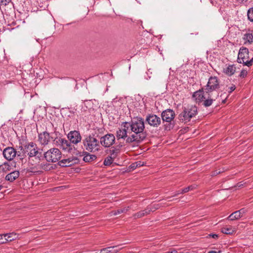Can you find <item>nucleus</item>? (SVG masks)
I'll return each mask as SVG.
<instances>
[{
	"label": "nucleus",
	"mask_w": 253,
	"mask_h": 253,
	"mask_svg": "<svg viewBox=\"0 0 253 253\" xmlns=\"http://www.w3.org/2000/svg\"><path fill=\"white\" fill-rule=\"evenodd\" d=\"M241 217L240 214L238 211H236L231 213L228 217V219L230 220H234L238 219Z\"/></svg>",
	"instance_id": "a878e982"
},
{
	"label": "nucleus",
	"mask_w": 253,
	"mask_h": 253,
	"mask_svg": "<svg viewBox=\"0 0 253 253\" xmlns=\"http://www.w3.org/2000/svg\"><path fill=\"white\" fill-rule=\"evenodd\" d=\"M3 237L4 234H0V245L6 243V238L4 237V238H3Z\"/></svg>",
	"instance_id": "c9c22d12"
},
{
	"label": "nucleus",
	"mask_w": 253,
	"mask_h": 253,
	"mask_svg": "<svg viewBox=\"0 0 253 253\" xmlns=\"http://www.w3.org/2000/svg\"><path fill=\"white\" fill-rule=\"evenodd\" d=\"M2 187V186L0 185V190L1 189Z\"/></svg>",
	"instance_id": "49530a36"
},
{
	"label": "nucleus",
	"mask_w": 253,
	"mask_h": 253,
	"mask_svg": "<svg viewBox=\"0 0 253 253\" xmlns=\"http://www.w3.org/2000/svg\"><path fill=\"white\" fill-rule=\"evenodd\" d=\"M53 141L56 146L59 147L65 152L71 153L75 150V148L71 144L72 142L65 138L56 137L54 139Z\"/></svg>",
	"instance_id": "6e6552de"
},
{
	"label": "nucleus",
	"mask_w": 253,
	"mask_h": 253,
	"mask_svg": "<svg viewBox=\"0 0 253 253\" xmlns=\"http://www.w3.org/2000/svg\"><path fill=\"white\" fill-rule=\"evenodd\" d=\"M221 232L226 234H232L234 230L231 227H223L221 229Z\"/></svg>",
	"instance_id": "cd10ccee"
},
{
	"label": "nucleus",
	"mask_w": 253,
	"mask_h": 253,
	"mask_svg": "<svg viewBox=\"0 0 253 253\" xmlns=\"http://www.w3.org/2000/svg\"><path fill=\"white\" fill-rule=\"evenodd\" d=\"M161 117L164 122L170 123L174 118L175 113L171 109H167L162 113Z\"/></svg>",
	"instance_id": "dca6fc26"
},
{
	"label": "nucleus",
	"mask_w": 253,
	"mask_h": 253,
	"mask_svg": "<svg viewBox=\"0 0 253 253\" xmlns=\"http://www.w3.org/2000/svg\"><path fill=\"white\" fill-rule=\"evenodd\" d=\"M197 185H191L190 186H189L183 189H181V193H186L188 191L193 190L196 188Z\"/></svg>",
	"instance_id": "7c9ffc66"
},
{
	"label": "nucleus",
	"mask_w": 253,
	"mask_h": 253,
	"mask_svg": "<svg viewBox=\"0 0 253 253\" xmlns=\"http://www.w3.org/2000/svg\"><path fill=\"white\" fill-rule=\"evenodd\" d=\"M236 89V86L235 84H232L231 86L229 87L228 88V93L229 94H230L231 93H232L233 91H234Z\"/></svg>",
	"instance_id": "e433bc0d"
},
{
	"label": "nucleus",
	"mask_w": 253,
	"mask_h": 253,
	"mask_svg": "<svg viewBox=\"0 0 253 253\" xmlns=\"http://www.w3.org/2000/svg\"><path fill=\"white\" fill-rule=\"evenodd\" d=\"M4 237L6 238V242L8 241H12L17 239V235L14 232L4 234Z\"/></svg>",
	"instance_id": "5701e85b"
},
{
	"label": "nucleus",
	"mask_w": 253,
	"mask_h": 253,
	"mask_svg": "<svg viewBox=\"0 0 253 253\" xmlns=\"http://www.w3.org/2000/svg\"><path fill=\"white\" fill-rule=\"evenodd\" d=\"M245 43L251 44L253 42V31L249 30V32L245 34L243 37Z\"/></svg>",
	"instance_id": "aec40b11"
},
{
	"label": "nucleus",
	"mask_w": 253,
	"mask_h": 253,
	"mask_svg": "<svg viewBox=\"0 0 253 253\" xmlns=\"http://www.w3.org/2000/svg\"><path fill=\"white\" fill-rule=\"evenodd\" d=\"M236 68L233 65H228L223 69V72L229 76L233 75L235 72Z\"/></svg>",
	"instance_id": "412c9836"
},
{
	"label": "nucleus",
	"mask_w": 253,
	"mask_h": 253,
	"mask_svg": "<svg viewBox=\"0 0 253 253\" xmlns=\"http://www.w3.org/2000/svg\"><path fill=\"white\" fill-rule=\"evenodd\" d=\"M183 193H181V190H179L177 191H176L174 194V195H173V197H175V196H178V195L180 194H183Z\"/></svg>",
	"instance_id": "ea45409f"
},
{
	"label": "nucleus",
	"mask_w": 253,
	"mask_h": 253,
	"mask_svg": "<svg viewBox=\"0 0 253 253\" xmlns=\"http://www.w3.org/2000/svg\"><path fill=\"white\" fill-rule=\"evenodd\" d=\"M21 150H23V153L27 154L29 157H40L42 156L41 150L37 145L33 142L28 143L24 145V147H20Z\"/></svg>",
	"instance_id": "423d86ee"
},
{
	"label": "nucleus",
	"mask_w": 253,
	"mask_h": 253,
	"mask_svg": "<svg viewBox=\"0 0 253 253\" xmlns=\"http://www.w3.org/2000/svg\"><path fill=\"white\" fill-rule=\"evenodd\" d=\"M121 245L109 247L101 250V253H116L122 249Z\"/></svg>",
	"instance_id": "a211bd4d"
},
{
	"label": "nucleus",
	"mask_w": 253,
	"mask_h": 253,
	"mask_svg": "<svg viewBox=\"0 0 253 253\" xmlns=\"http://www.w3.org/2000/svg\"><path fill=\"white\" fill-rule=\"evenodd\" d=\"M238 62L243 64L248 67L251 66L253 64V57L250 59L249 49L247 47H242L238 53Z\"/></svg>",
	"instance_id": "0eeeda50"
},
{
	"label": "nucleus",
	"mask_w": 253,
	"mask_h": 253,
	"mask_svg": "<svg viewBox=\"0 0 253 253\" xmlns=\"http://www.w3.org/2000/svg\"><path fill=\"white\" fill-rule=\"evenodd\" d=\"M115 141V137L112 133H108L102 136L100 139V144L104 147L108 148L111 146Z\"/></svg>",
	"instance_id": "9b49d317"
},
{
	"label": "nucleus",
	"mask_w": 253,
	"mask_h": 253,
	"mask_svg": "<svg viewBox=\"0 0 253 253\" xmlns=\"http://www.w3.org/2000/svg\"><path fill=\"white\" fill-rule=\"evenodd\" d=\"M146 122L152 126L158 127L161 124V119L157 115L151 114L147 116Z\"/></svg>",
	"instance_id": "f8f14e48"
},
{
	"label": "nucleus",
	"mask_w": 253,
	"mask_h": 253,
	"mask_svg": "<svg viewBox=\"0 0 253 253\" xmlns=\"http://www.w3.org/2000/svg\"><path fill=\"white\" fill-rule=\"evenodd\" d=\"M247 15L248 19L250 21L253 22V7L249 9Z\"/></svg>",
	"instance_id": "c756f323"
},
{
	"label": "nucleus",
	"mask_w": 253,
	"mask_h": 253,
	"mask_svg": "<svg viewBox=\"0 0 253 253\" xmlns=\"http://www.w3.org/2000/svg\"><path fill=\"white\" fill-rule=\"evenodd\" d=\"M19 171L18 170H14L8 173L5 176V180L10 182L14 181L19 176Z\"/></svg>",
	"instance_id": "6ab92c4d"
},
{
	"label": "nucleus",
	"mask_w": 253,
	"mask_h": 253,
	"mask_svg": "<svg viewBox=\"0 0 253 253\" xmlns=\"http://www.w3.org/2000/svg\"><path fill=\"white\" fill-rule=\"evenodd\" d=\"M145 215L144 212L143 211H140L133 214V217L134 218H141Z\"/></svg>",
	"instance_id": "2f4dec72"
},
{
	"label": "nucleus",
	"mask_w": 253,
	"mask_h": 253,
	"mask_svg": "<svg viewBox=\"0 0 253 253\" xmlns=\"http://www.w3.org/2000/svg\"><path fill=\"white\" fill-rule=\"evenodd\" d=\"M209 237H211L214 239H216L218 237V235L216 234H211L209 235Z\"/></svg>",
	"instance_id": "79ce46f5"
},
{
	"label": "nucleus",
	"mask_w": 253,
	"mask_h": 253,
	"mask_svg": "<svg viewBox=\"0 0 253 253\" xmlns=\"http://www.w3.org/2000/svg\"><path fill=\"white\" fill-rule=\"evenodd\" d=\"M130 132L129 137L126 140V142L131 143L133 142H140L146 137L144 132V121L141 117L134 118L130 122H125Z\"/></svg>",
	"instance_id": "f257e3e1"
},
{
	"label": "nucleus",
	"mask_w": 253,
	"mask_h": 253,
	"mask_svg": "<svg viewBox=\"0 0 253 253\" xmlns=\"http://www.w3.org/2000/svg\"><path fill=\"white\" fill-rule=\"evenodd\" d=\"M61 151L56 148H51L44 153V157L48 162L55 163L61 158Z\"/></svg>",
	"instance_id": "1a4fd4ad"
},
{
	"label": "nucleus",
	"mask_w": 253,
	"mask_h": 253,
	"mask_svg": "<svg viewBox=\"0 0 253 253\" xmlns=\"http://www.w3.org/2000/svg\"><path fill=\"white\" fill-rule=\"evenodd\" d=\"M252 224H253V221H252Z\"/></svg>",
	"instance_id": "de8ad7c7"
},
{
	"label": "nucleus",
	"mask_w": 253,
	"mask_h": 253,
	"mask_svg": "<svg viewBox=\"0 0 253 253\" xmlns=\"http://www.w3.org/2000/svg\"><path fill=\"white\" fill-rule=\"evenodd\" d=\"M209 93L204 90V88H202L195 91L193 95L192 98L197 103H201L203 102V105L205 107L211 106L215 98H212L211 96H210Z\"/></svg>",
	"instance_id": "f03ea898"
},
{
	"label": "nucleus",
	"mask_w": 253,
	"mask_h": 253,
	"mask_svg": "<svg viewBox=\"0 0 253 253\" xmlns=\"http://www.w3.org/2000/svg\"><path fill=\"white\" fill-rule=\"evenodd\" d=\"M158 209L157 206L155 205L150 206L147 207L146 209L143 210L144 212L145 215L150 213L151 212L154 211L156 209Z\"/></svg>",
	"instance_id": "393cba45"
},
{
	"label": "nucleus",
	"mask_w": 253,
	"mask_h": 253,
	"mask_svg": "<svg viewBox=\"0 0 253 253\" xmlns=\"http://www.w3.org/2000/svg\"><path fill=\"white\" fill-rule=\"evenodd\" d=\"M11 169V166L7 162L4 163L2 165H0V170L1 169L4 172L10 171Z\"/></svg>",
	"instance_id": "b1692460"
},
{
	"label": "nucleus",
	"mask_w": 253,
	"mask_h": 253,
	"mask_svg": "<svg viewBox=\"0 0 253 253\" xmlns=\"http://www.w3.org/2000/svg\"><path fill=\"white\" fill-rule=\"evenodd\" d=\"M177 251L176 250H173L171 252H168L166 253H176Z\"/></svg>",
	"instance_id": "a18cd8bd"
},
{
	"label": "nucleus",
	"mask_w": 253,
	"mask_h": 253,
	"mask_svg": "<svg viewBox=\"0 0 253 253\" xmlns=\"http://www.w3.org/2000/svg\"><path fill=\"white\" fill-rule=\"evenodd\" d=\"M24 154H25L24 153L23 154H21V153H20V152H17V154H16V155L20 160L22 161L24 159Z\"/></svg>",
	"instance_id": "4c0bfd02"
},
{
	"label": "nucleus",
	"mask_w": 253,
	"mask_h": 253,
	"mask_svg": "<svg viewBox=\"0 0 253 253\" xmlns=\"http://www.w3.org/2000/svg\"><path fill=\"white\" fill-rule=\"evenodd\" d=\"M68 138L73 144H77L82 140V137L79 131H71L68 134Z\"/></svg>",
	"instance_id": "2eb2a0df"
},
{
	"label": "nucleus",
	"mask_w": 253,
	"mask_h": 253,
	"mask_svg": "<svg viewBox=\"0 0 253 253\" xmlns=\"http://www.w3.org/2000/svg\"><path fill=\"white\" fill-rule=\"evenodd\" d=\"M54 139L53 137L51 136L50 134L46 131L40 133L38 135V140L42 145H47L50 139L53 140Z\"/></svg>",
	"instance_id": "ddd939ff"
},
{
	"label": "nucleus",
	"mask_w": 253,
	"mask_h": 253,
	"mask_svg": "<svg viewBox=\"0 0 253 253\" xmlns=\"http://www.w3.org/2000/svg\"><path fill=\"white\" fill-rule=\"evenodd\" d=\"M129 208H130L129 207H125L123 209H119V210H117V211H112V213L114 215H116L121 214L122 213L126 212L127 211H128L129 210Z\"/></svg>",
	"instance_id": "bb28decb"
},
{
	"label": "nucleus",
	"mask_w": 253,
	"mask_h": 253,
	"mask_svg": "<svg viewBox=\"0 0 253 253\" xmlns=\"http://www.w3.org/2000/svg\"><path fill=\"white\" fill-rule=\"evenodd\" d=\"M113 161V159L112 156H109L105 159L103 164L105 166H110L112 164Z\"/></svg>",
	"instance_id": "c85d7f7f"
},
{
	"label": "nucleus",
	"mask_w": 253,
	"mask_h": 253,
	"mask_svg": "<svg viewBox=\"0 0 253 253\" xmlns=\"http://www.w3.org/2000/svg\"><path fill=\"white\" fill-rule=\"evenodd\" d=\"M17 152L13 147H8L2 152L3 157L8 161L12 160L16 157Z\"/></svg>",
	"instance_id": "4468645a"
},
{
	"label": "nucleus",
	"mask_w": 253,
	"mask_h": 253,
	"mask_svg": "<svg viewBox=\"0 0 253 253\" xmlns=\"http://www.w3.org/2000/svg\"><path fill=\"white\" fill-rule=\"evenodd\" d=\"M198 114L197 107L195 105H188L182 107L181 112L178 115V120L184 124L189 122L192 118L195 117Z\"/></svg>",
	"instance_id": "7ed1b4c3"
},
{
	"label": "nucleus",
	"mask_w": 253,
	"mask_h": 253,
	"mask_svg": "<svg viewBox=\"0 0 253 253\" xmlns=\"http://www.w3.org/2000/svg\"><path fill=\"white\" fill-rule=\"evenodd\" d=\"M247 74H248V72L246 70H242L239 74V77L241 78H244L247 76Z\"/></svg>",
	"instance_id": "f704fd0d"
},
{
	"label": "nucleus",
	"mask_w": 253,
	"mask_h": 253,
	"mask_svg": "<svg viewBox=\"0 0 253 253\" xmlns=\"http://www.w3.org/2000/svg\"><path fill=\"white\" fill-rule=\"evenodd\" d=\"M12 0H0V4L1 6H6L11 3Z\"/></svg>",
	"instance_id": "72a5a7b5"
},
{
	"label": "nucleus",
	"mask_w": 253,
	"mask_h": 253,
	"mask_svg": "<svg viewBox=\"0 0 253 253\" xmlns=\"http://www.w3.org/2000/svg\"><path fill=\"white\" fill-rule=\"evenodd\" d=\"M83 158V160L85 162H90L95 160L97 157L95 155L90 154L87 152Z\"/></svg>",
	"instance_id": "4be33fe9"
},
{
	"label": "nucleus",
	"mask_w": 253,
	"mask_h": 253,
	"mask_svg": "<svg viewBox=\"0 0 253 253\" xmlns=\"http://www.w3.org/2000/svg\"><path fill=\"white\" fill-rule=\"evenodd\" d=\"M183 193H181V190H179L177 191H176L174 194V195H173V197H175V196H178V195L180 194H183Z\"/></svg>",
	"instance_id": "a19ab883"
},
{
	"label": "nucleus",
	"mask_w": 253,
	"mask_h": 253,
	"mask_svg": "<svg viewBox=\"0 0 253 253\" xmlns=\"http://www.w3.org/2000/svg\"><path fill=\"white\" fill-rule=\"evenodd\" d=\"M220 173V171H218L217 170H216L212 172V173L211 175H212V176L216 175L217 174H219V173Z\"/></svg>",
	"instance_id": "37998d69"
},
{
	"label": "nucleus",
	"mask_w": 253,
	"mask_h": 253,
	"mask_svg": "<svg viewBox=\"0 0 253 253\" xmlns=\"http://www.w3.org/2000/svg\"><path fill=\"white\" fill-rule=\"evenodd\" d=\"M229 95V94H227L225 92H224L223 93H222L220 95V97L222 99V103H225L226 102V100L227 98L228 97Z\"/></svg>",
	"instance_id": "473e14b6"
},
{
	"label": "nucleus",
	"mask_w": 253,
	"mask_h": 253,
	"mask_svg": "<svg viewBox=\"0 0 253 253\" xmlns=\"http://www.w3.org/2000/svg\"><path fill=\"white\" fill-rule=\"evenodd\" d=\"M220 251L216 252L214 251H211L208 252V253H219Z\"/></svg>",
	"instance_id": "c03bdc74"
},
{
	"label": "nucleus",
	"mask_w": 253,
	"mask_h": 253,
	"mask_svg": "<svg viewBox=\"0 0 253 253\" xmlns=\"http://www.w3.org/2000/svg\"><path fill=\"white\" fill-rule=\"evenodd\" d=\"M77 160V158L63 159L58 162V165L62 167H70L76 163Z\"/></svg>",
	"instance_id": "f3484780"
},
{
	"label": "nucleus",
	"mask_w": 253,
	"mask_h": 253,
	"mask_svg": "<svg viewBox=\"0 0 253 253\" xmlns=\"http://www.w3.org/2000/svg\"><path fill=\"white\" fill-rule=\"evenodd\" d=\"M130 132L125 122L122 124L121 127L116 131V137L118 140L123 139L126 140L130 136Z\"/></svg>",
	"instance_id": "9d476101"
},
{
	"label": "nucleus",
	"mask_w": 253,
	"mask_h": 253,
	"mask_svg": "<svg viewBox=\"0 0 253 253\" xmlns=\"http://www.w3.org/2000/svg\"><path fill=\"white\" fill-rule=\"evenodd\" d=\"M239 212L241 217L242 216L243 214L246 212V210L244 209H242L240 210L237 211Z\"/></svg>",
	"instance_id": "58836bf2"
},
{
	"label": "nucleus",
	"mask_w": 253,
	"mask_h": 253,
	"mask_svg": "<svg viewBox=\"0 0 253 253\" xmlns=\"http://www.w3.org/2000/svg\"><path fill=\"white\" fill-rule=\"evenodd\" d=\"M83 143L85 149L88 152L94 153L100 150V142L94 134L86 136L83 140Z\"/></svg>",
	"instance_id": "20e7f679"
},
{
	"label": "nucleus",
	"mask_w": 253,
	"mask_h": 253,
	"mask_svg": "<svg viewBox=\"0 0 253 253\" xmlns=\"http://www.w3.org/2000/svg\"><path fill=\"white\" fill-rule=\"evenodd\" d=\"M220 87L219 82L218 78L216 77H211L209 79V81L206 85L204 86V90L207 93L210 94L212 98L216 99L218 96V93L217 89Z\"/></svg>",
	"instance_id": "39448f33"
}]
</instances>
